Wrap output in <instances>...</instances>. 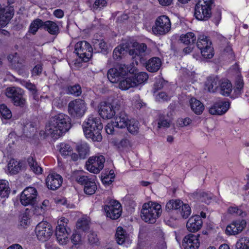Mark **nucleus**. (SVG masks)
Segmentation results:
<instances>
[{"mask_svg":"<svg viewBox=\"0 0 249 249\" xmlns=\"http://www.w3.org/2000/svg\"><path fill=\"white\" fill-rule=\"evenodd\" d=\"M71 127V119L69 116L59 113L51 117L45 126V132L57 138L68 131Z\"/></svg>","mask_w":249,"mask_h":249,"instance_id":"f257e3e1","label":"nucleus"},{"mask_svg":"<svg viewBox=\"0 0 249 249\" xmlns=\"http://www.w3.org/2000/svg\"><path fill=\"white\" fill-rule=\"evenodd\" d=\"M85 135L88 138L91 139L94 142H101L102 136L101 131L103 125L101 119L93 116H89L82 125Z\"/></svg>","mask_w":249,"mask_h":249,"instance_id":"f03ea898","label":"nucleus"},{"mask_svg":"<svg viewBox=\"0 0 249 249\" xmlns=\"http://www.w3.org/2000/svg\"><path fill=\"white\" fill-rule=\"evenodd\" d=\"M161 213V207L159 204L149 202L144 203L141 210V217L146 222L154 223Z\"/></svg>","mask_w":249,"mask_h":249,"instance_id":"7ed1b4c3","label":"nucleus"},{"mask_svg":"<svg viewBox=\"0 0 249 249\" xmlns=\"http://www.w3.org/2000/svg\"><path fill=\"white\" fill-rule=\"evenodd\" d=\"M213 0H199L196 5L195 16L199 20H207L211 16Z\"/></svg>","mask_w":249,"mask_h":249,"instance_id":"20e7f679","label":"nucleus"},{"mask_svg":"<svg viewBox=\"0 0 249 249\" xmlns=\"http://www.w3.org/2000/svg\"><path fill=\"white\" fill-rule=\"evenodd\" d=\"M5 94L13 104L17 107L23 108L26 106V100L24 97V91L18 87H9L5 90Z\"/></svg>","mask_w":249,"mask_h":249,"instance_id":"39448f33","label":"nucleus"},{"mask_svg":"<svg viewBox=\"0 0 249 249\" xmlns=\"http://www.w3.org/2000/svg\"><path fill=\"white\" fill-rule=\"evenodd\" d=\"M120 107V105L114 101L112 103L103 101L98 106L99 113L103 119H109L115 116Z\"/></svg>","mask_w":249,"mask_h":249,"instance_id":"423d86ee","label":"nucleus"},{"mask_svg":"<svg viewBox=\"0 0 249 249\" xmlns=\"http://www.w3.org/2000/svg\"><path fill=\"white\" fill-rule=\"evenodd\" d=\"M128 72H131L129 67L125 64H120L115 68L108 70L107 77L111 83H116L122 79Z\"/></svg>","mask_w":249,"mask_h":249,"instance_id":"0eeeda50","label":"nucleus"},{"mask_svg":"<svg viewBox=\"0 0 249 249\" xmlns=\"http://www.w3.org/2000/svg\"><path fill=\"white\" fill-rule=\"evenodd\" d=\"M171 22L169 18L165 15L159 17L152 27V31L155 35H164L171 29Z\"/></svg>","mask_w":249,"mask_h":249,"instance_id":"6e6552de","label":"nucleus"},{"mask_svg":"<svg viewBox=\"0 0 249 249\" xmlns=\"http://www.w3.org/2000/svg\"><path fill=\"white\" fill-rule=\"evenodd\" d=\"M86 110V104L82 99H75L68 104L69 113L72 117L81 118L85 114Z\"/></svg>","mask_w":249,"mask_h":249,"instance_id":"1a4fd4ad","label":"nucleus"},{"mask_svg":"<svg viewBox=\"0 0 249 249\" xmlns=\"http://www.w3.org/2000/svg\"><path fill=\"white\" fill-rule=\"evenodd\" d=\"M74 52L83 61L87 62L92 56V48L86 41H81L75 44Z\"/></svg>","mask_w":249,"mask_h":249,"instance_id":"9d476101","label":"nucleus"},{"mask_svg":"<svg viewBox=\"0 0 249 249\" xmlns=\"http://www.w3.org/2000/svg\"><path fill=\"white\" fill-rule=\"evenodd\" d=\"M35 230L38 239L42 242L48 240L53 234L52 228L46 221H42L38 224Z\"/></svg>","mask_w":249,"mask_h":249,"instance_id":"9b49d317","label":"nucleus"},{"mask_svg":"<svg viewBox=\"0 0 249 249\" xmlns=\"http://www.w3.org/2000/svg\"><path fill=\"white\" fill-rule=\"evenodd\" d=\"M105 159L104 156H93L90 157L86 162L87 169L91 173L98 174L103 168Z\"/></svg>","mask_w":249,"mask_h":249,"instance_id":"f8f14e48","label":"nucleus"},{"mask_svg":"<svg viewBox=\"0 0 249 249\" xmlns=\"http://www.w3.org/2000/svg\"><path fill=\"white\" fill-rule=\"evenodd\" d=\"M37 190L34 187H28L22 192L20 201L24 206L33 205L36 201Z\"/></svg>","mask_w":249,"mask_h":249,"instance_id":"ddd939ff","label":"nucleus"},{"mask_svg":"<svg viewBox=\"0 0 249 249\" xmlns=\"http://www.w3.org/2000/svg\"><path fill=\"white\" fill-rule=\"evenodd\" d=\"M105 211L107 216L111 219H117L121 216L122 213V207L121 204L115 200H110L105 206Z\"/></svg>","mask_w":249,"mask_h":249,"instance_id":"4468645a","label":"nucleus"},{"mask_svg":"<svg viewBox=\"0 0 249 249\" xmlns=\"http://www.w3.org/2000/svg\"><path fill=\"white\" fill-rule=\"evenodd\" d=\"M246 225V221L244 219L233 221L227 226L226 233L228 235H237L243 231Z\"/></svg>","mask_w":249,"mask_h":249,"instance_id":"2eb2a0df","label":"nucleus"},{"mask_svg":"<svg viewBox=\"0 0 249 249\" xmlns=\"http://www.w3.org/2000/svg\"><path fill=\"white\" fill-rule=\"evenodd\" d=\"M230 104L229 101H219L215 102L209 108V113L213 115L224 114L229 109Z\"/></svg>","mask_w":249,"mask_h":249,"instance_id":"dca6fc26","label":"nucleus"},{"mask_svg":"<svg viewBox=\"0 0 249 249\" xmlns=\"http://www.w3.org/2000/svg\"><path fill=\"white\" fill-rule=\"evenodd\" d=\"M200 235L189 234L186 235L182 241L184 249H197L199 246V237Z\"/></svg>","mask_w":249,"mask_h":249,"instance_id":"f3484780","label":"nucleus"},{"mask_svg":"<svg viewBox=\"0 0 249 249\" xmlns=\"http://www.w3.org/2000/svg\"><path fill=\"white\" fill-rule=\"evenodd\" d=\"M136 43V48L129 50V54L132 56V58L135 59L136 63L138 64V60L141 62L143 56L147 53V47L144 43Z\"/></svg>","mask_w":249,"mask_h":249,"instance_id":"a211bd4d","label":"nucleus"},{"mask_svg":"<svg viewBox=\"0 0 249 249\" xmlns=\"http://www.w3.org/2000/svg\"><path fill=\"white\" fill-rule=\"evenodd\" d=\"M62 182V177L55 173L49 174L46 179V183L48 188L53 190H55L59 188Z\"/></svg>","mask_w":249,"mask_h":249,"instance_id":"6ab92c4d","label":"nucleus"},{"mask_svg":"<svg viewBox=\"0 0 249 249\" xmlns=\"http://www.w3.org/2000/svg\"><path fill=\"white\" fill-rule=\"evenodd\" d=\"M202 220L199 215L191 217L186 224L187 230L190 232H196L200 230L202 226Z\"/></svg>","mask_w":249,"mask_h":249,"instance_id":"aec40b11","label":"nucleus"},{"mask_svg":"<svg viewBox=\"0 0 249 249\" xmlns=\"http://www.w3.org/2000/svg\"><path fill=\"white\" fill-rule=\"evenodd\" d=\"M244 83L243 78L240 75H237L235 79L233 91L231 98H235L239 97L243 92Z\"/></svg>","mask_w":249,"mask_h":249,"instance_id":"412c9836","label":"nucleus"},{"mask_svg":"<svg viewBox=\"0 0 249 249\" xmlns=\"http://www.w3.org/2000/svg\"><path fill=\"white\" fill-rule=\"evenodd\" d=\"M190 196L194 199L209 204L213 197L211 193L204 192L202 191H197L190 195Z\"/></svg>","mask_w":249,"mask_h":249,"instance_id":"4be33fe9","label":"nucleus"},{"mask_svg":"<svg viewBox=\"0 0 249 249\" xmlns=\"http://www.w3.org/2000/svg\"><path fill=\"white\" fill-rule=\"evenodd\" d=\"M43 29L53 36H57L60 33L58 25L54 21L47 20L43 23Z\"/></svg>","mask_w":249,"mask_h":249,"instance_id":"5701e85b","label":"nucleus"},{"mask_svg":"<svg viewBox=\"0 0 249 249\" xmlns=\"http://www.w3.org/2000/svg\"><path fill=\"white\" fill-rule=\"evenodd\" d=\"M128 118L124 111H120L117 114L114 122L116 127L123 128H125L129 122Z\"/></svg>","mask_w":249,"mask_h":249,"instance_id":"b1692460","label":"nucleus"},{"mask_svg":"<svg viewBox=\"0 0 249 249\" xmlns=\"http://www.w3.org/2000/svg\"><path fill=\"white\" fill-rule=\"evenodd\" d=\"M161 65L160 59L157 57L150 59L146 63V70L151 72L157 71Z\"/></svg>","mask_w":249,"mask_h":249,"instance_id":"393cba45","label":"nucleus"},{"mask_svg":"<svg viewBox=\"0 0 249 249\" xmlns=\"http://www.w3.org/2000/svg\"><path fill=\"white\" fill-rule=\"evenodd\" d=\"M23 165L22 161L11 159L8 164V170L11 174H17L21 170Z\"/></svg>","mask_w":249,"mask_h":249,"instance_id":"a878e982","label":"nucleus"},{"mask_svg":"<svg viewBox=\"0 0 249 249\" xmlns=\"http://www.w3.org/2000/svg\"><path fill=\"white\" fill-rule=\"evenodd\" d=\"M220 82L217 76H210L208 78L205 86L210 92H214L218 88Z\"/></svg>","mask_w":249,"mask_h":249,"instance_id":"bb28decb","label":"nucleus"},{"mask_svg":"<svg viewBox=\"0 0 249 249\" xmlns=\"http://www.w3.org/2000/svg\"><path fill=\"white\" fill-rule=\"evenodd\" d=\"M73 180L76 181L81 185H84L91 178H89L86 176L82 171H74L71 176Z\"/></svg>","mask_w":249,"mask_h":249,"instance_id":"cd10ccee","label":"nucleus"},{"mask_svg":"<svg viewBox=\"0 0 249 249\" xmlns=\"http://www.w3.org/2000/svg\"><path fill=\"white\" fill-rule=\"evenodd\" d=\"M220 93L225 96H229L232 91V85L228 80L220 82L219 85Z\"/></svg>","mask_w":249,"mask_h":249,"instance_id":"c85d7f7f","label":"nucleus"},{"mask_svg":"<svg viewBox=\"0 0 249 249\" xmlns=\"http://www.w3.org/2000/svg\"><path fill=\"white\" fill-rule=\"evenodd\" d=\"M69 220L65 218L62 217L58 221V226L56 228L55 234L59 231L60 234L70 233L71 229L67 227V223Z\"/></svg>","mask_w":249,"mask_h":249,"instance_id":"c756f323","label":"nucleus"},{"mask_svg":"<svg viewBox=\"0 0 249 249\" xmlns=\"http://www.w3.org/2000/svg\"><path fill=\"white\" fill-rule=\"evenodd\" d=\"M191 109L196 114H200L204 109L203 104L199 100L192 98L190 100Z\"/></svg>","mask_w":249,"mask_h":249,"instance_id":"7c9ffc66","label":"nucleus"},{"mask_svg":"<svg viewBox=\"0 0 249 249\" xmlns=\"http://www.w3.org/2000/svg\"><path fill=\"white\" fill-rule=\"evenodd\" d=\"M119 87L122 90H127L131 88L136 87V84L132 77H127L124 79V77L119 81Z\"/></svg>","mask_w":249,"mask_h":249,"instance_id":"2f4dec72","label":"nucleus"},{"mask_svg":"<svg viewBox=\"0 0 249 249\" xmlns=\"http://www.w3.org/2000/svg\"><path fill=\"white\" fill-rule=\"evenodd\" d=\"M90 221L88 218L81 217L76 222L77 231L86 232L89 229Z\"/></svg>","mask_w":249,"mask_h":249,"instance_id":"473e14b6","label":"nucleus"},{"mask_svg":"<svg viewBox=\"0 0 249 249\" xmlns=\"http://www.w3.org/2000/svg\"><path fill=\"white\" fill-rule=\"evenodd\" d=\"M115 236L116 242L119 245L124 243L128 238L126 231L121 227L117 228Z\"/></svg>","mask_w":249,"mask_h":249,"instance_id":"72a5a7b5","label":"nucleus"},{"mask_svg":"<svg viewBox=\"0 0 249 249\" xmlns=\"http://www.w3.org/2000/svg\"><path fill=\"white\" fill-rule=\"evenodd\" d=\"M14 13L11 11H3L0 12V26L6 25L12 18Z\"/></svg>","mask_w":249,"mask_h":249,"instance_id":"f704fd0d","label":"nucleus"},{"mask_svg":"<svg viewBox=\"0 0 249 249\" xmlns=\"http://www.w3.org/2000/svg\"><path fill=\"white\" fill-rule=\"evenodd\" d=\"M92 43L94 49L97 52L104 53H107V45L103 39H93Z\"/></svg>","mask_w":249,"mask_h":249,"instance_id":"c9c22d12","label":"nucleus"},{"mask_svg":"<svg viewBox=\"0 0 249 249\" xmlns=\"http://www.w3.org/2000/svg\"><path fill=\"white\" fill-rule=\"evenodd\" d=\"M210 45H212V42L207 36L204 35L199 36L197 39L196 45L197 48L200 50L201 53L203 50L207 48Z\"/></svg>","mask_w":249,"mask_h":249,"instance_id":"e433bc0d","label":"nucleus"},{"mask_svg":"<svg viewBox=\"0 0 249 249\" xmlns=\"http://www.w3.org/2000/svg\"><path fill=\"white\" fill-rule=\"evenodd\" d=\"M183 204V202L179 199L171 200L166 205V210L168 211L170 210L178 211Z\"/></svg>","mask_w":249,"mask_h":249,"instance_id":"4c0bfd02","label":"nucleus"},{"mask_svg":"<svg viewBox=\"0 0 249 249\" xmlns=\"http://www.w3.org/2000/svg\"><path fill=\"white\" fill-rule=\"evenodd\" d=\"M27 161L31 169L36 174H40L42 173V168L38 164L36 160L32 156L28 158Z\"/></svg>","mask_w":249,"mask_h":249,"instance_id":"58836bf2","label":"nucleus"},{"mask_svg":"<svg viewBox=\"0 0 249 249\" xmlns=\"http://www.w3.org/2000/svg\"><path fill=\"white\" fill-rule=\"evenodd\" d=\"M97 189V186L95 182L90 179L85 185L84 191L85 194L88 195H91L95 193Z\"/></svg>","mask_w":249,"mask_h":249,"instance_id":"ea45409f","label":"nucleus"},{"mask_svg":"<svg viewBox=\"0 0 249 249\" xmlns=\"http://www.w3.org/2000/svg\"><path fill=\"white\" fill-rule=\"evenodd\" d=\"M196 39V36L193 33L189 32L182 35L180 36V41L186 45L193 44Z\"/></svg>","mask_w":249,"mask_h":249,"instance_id":"a19ab883","label":"nucleus"},{"mask_svg":"<svg viewBox=\"0 0 249 249\" xmlns=\"http://www.w3.org/2000/svg\"><path fill=\"white\" fill-rule=\"evenodd\" d=\"M171 123L172 120L168 117L160 115L158 122V127L159 128L169 127Z\"/></svg>","mask_w":249,"mask_h":249,"instance_id":"79ce46f5","label":"nucleus"},{"mask_svg":"<svg viewBox=\"0 0 249 249\" xmlns=\"http://www.w3.org/2000/svg\"><path fill=\"white\" fill-rule=\"evenodd\" d=\"M126 127L129 133L133 135L137 134L139 129V122L134 119L130 120Z\"/></svg>","mask_w":249,"mask_h":249,"instance_id":"37998d69","label":"nucleus"},{"mask_svg":"<svg viewBox=\"0 0 249 249\" xmlns=\"http://www.w3.org/2000/svg\"><path fill=\"white\" fill-rule=\"evenodd\" d=\"M10 193L8 182L5 180H0V196L1 197H7Z\"/></svg>","mask_w":249,"mask_h":249,"instance_id":"c03bdc74","label":"nucleus"},{"mask_svg":"<svg viewBox=\"0 0 249 249\" xmlns=\"http://www.w3.org/2000/svg\"><path fill=\"white\" fill-rule=\"evenodd\" d=\"M132 78L134 79L136 87L146 81L148 76L146 72H141L136 74L134 76H132Z\"/></svg>","mask_w":249,"mask_h":249,"instance_id":"a18cd8bd","label":"nucleus"},{"mask_svg":"<svg viewBox=\"0 0 249 249\" xmlns=\"http://www.w3.org/2000/svg\"><path fill=\"white\" fill-rule=\"evenodd\" d=\"M67 93L76 97L79 96L82 93L81 87L79 84L69 86L67 88Z\"/></svg>","mask_w":249,"mask_h":249,"instance_id":"49530a36","label":"nucleus"},{"mask_svg":"<svg viewBox=\"0 0 249 249\" xmlns=\"http://www.w3.org/2000/svg\"><path fill=\"white\" fill-rule=\"evenodd\" d=\"M43 21L39 18L34 20L30 26V32L35 34L39 28L43 29Z\"/></svg>","mask_w":249,"mask_h":249,"instance_id":"de8ad7c7","label":"nucleus"},{"mask_svg":"<svg viewBox=\"0 0 249 249\" xmlns=\"http://www.w3.org/2000/svg\"><path fill=\"white\" fill-rule=\"evenodd\" d=\"M77 149L79 153V157L81 159H85L89 154V147L86 143H83L78 145Z\"/></svg>","mask_w":249,"mask_h":249,"instance_id":"09e8293b","label":"nucleus"},{"mask_svg":"<svg viewBox=\"0 0 249 249\" xmlns=\"http://www.w3.org/2000/svg\"><path fill=\"white\" fill-rule=\"evenodd\" d=\"M22 85L30 91L33 96L34 99H36V97L38 95L36 86L34 84L27 81H23Z\"/></svg>","mask_w":249,"mask_h":249,"instance_id":"8fccbe9b","label":"nucleus"},{"mask_svg":"<svg viewBox=\"0 0 249 249\" xmlns=\"http://www.w3.org/2000/svg\"><path fill=\"white\" fill-rule=\"evenodd\" d=\"M0 116L1 118L8 120L11 118L12 113L10 110L4 104L0 105Z\"/></svg>","mask_w":249,"mask_h":249,"instance_id":"3c124183","label":"nucleus"},{"mask_svg":"<svg viewBox=\"0 0 249 249\" xmlns=\"http://www.w3.org/2000/svg\"><path fill=\"white\" fill-rule=\"evenodd\" d=\"M236 249H249V239L247 237L240 238L236 244Z\"/></svg>","mask_w":249,"mask_h":249,"instance_id":"603ef678","label":"nucleus"},{"mask_svg":"<svg viewBox=\"0 0 249 249\" xmlns=\"http://www.w3.org/2000/svg\"><path fill=\"white\" fill-rule=\"evenodd\" d=\"M181 216L184 218H187L191 213V208L188 204L183 203L181 208L178 211Z\"/></svg>","mask_w":249,"mask_h":249,"instance_id":"864d4df0","label":"nucleus"},{"mask_svg":"<svg viewBox=\"0 0 249 249\" xmlns=\"http://www.w3.org/2000/svg\"><path fill=\"white\" fill-rule=\"evenodd\" d=\"M159 234L160 236L159 239L154 247V249H166V245L164 239V233L159 230Z\"/></svg>","mask_w":249,"mask_h":249,"instance_id":"5fc2aeb1","label":"nucleus"},{"mask_svg":"<svg viewBox=\"0 0 249 249\" xmlns=\"http://www.w3.org/2000/svg\"><path fill=\"white\" fill-rule=\"evenodd\" d=\"M202 55L204 58L210 59L212 58L214 55L213 48L212 45H210L203 50L201 53Z\"/></svg>","mask_w":249,"mask_h":249,"instance_id":"6e6d98bb","label":"nucleus"},{"mask_svg":"<svg viewBox=\"0 0 249 249\" xmlns=\"http://www.w3.org/2000/svg\"><path fill=\"white\" fill-rule=\"evenodd\" d=\"M59 151L63 156H68L72 152V148L68 144L62 143L60 145Z\"/></svg>","mask_w":249,"mask_h":249,"instance_id":"4d7b16f0","label":"nucleus"},{"mask_svg":"<svg viewBox=\"0 0 249 249\" xmlns=\"http://www.w3.org/2000/svg\"><path fill=\"white\" fill-rule=\"evenodd\" d=\"M228 212L235 216H240L244 217L246 216L247 213L243 211L242 210L239 209L236 207H231L228 209Z\"/></svg>","mask_w":249,"mask_h":249,"instance_id":"13d9d810","label":"nucleus"},{"mask_svg":"<svg viewBox=\"0 0 249 249\" xmlns=\"http://www.w3.org/2000/svg\"><path fill=\"white\" fill-rule=\"evenodd\" d=\"M70 233L60 234L59 231L55 234L57 240L61 245H65L69 241L68 236Z\"/></svg>","mask_w":249,"mask_h":249,"instance_id":"bf43d9fd","label":"nucleus"},{"mask_svg":"<svg viewBox=\"0 0 249 249\" xmlns=\"http://www.w3.org/2000/svg\"><path fill=\"white\" fill-rule=\"evenodd\" d=\"M79 231H75L71 237V242L74 245H78L82 244V238Z\"/></svg>","mask_w":249,"mask_h":249,"instance_id":"052dcab7","label":"nucleus"},{"mask_svg":"<svg viewBox=\"0 0 249 249\" xmlns=\"http://www.w3.org/2000/svg\"><path fill=\"white\" fill-rule=\"evenodd\" d=\"M30 223V218L28 214L25 213L22 214L20 217V224L21 226L25 228Z\"/></svg>","mask_w":249,"mask_h":249,"instance_id":"680f3d73","label":"nucleus"},{"mask_svg":"<svg viewBox=\"0 0 249 249\" xmlns=\"http://www.w3.org/2000/svg\"><path fill=\"white\" fill-rule=\"evenodd\" d=\"M88 239L89 243L91 244H97L99 242V239L97 234L92 231H90L88 235Z\"/></svg>","mask_w":249,"mask_h":249,"instance_id":"e2e57ef3","label":"nucleus"},{"mask_svg":"<svg viewBox=\"0 0 249 249\" xmlns=\"http://www.w3.org/2000/svg\"><path fill=\"white\" fill-rule=\"evenodd\" d=\"M124 51V49L122 46H118L115 48L113 52V57L114 59L118 60L121 59V54Z\"/></svg>","mask_w":249,"mask_h":249,"instance_id":"0e129e2a","label":"nucleus"},{"mask_svg":"<svg viewBox=\"0 0 249 249\" xmlns=\"http://www.w3.org/2000/svg\"><path fill=\"white\" fill-rule=\"evenodd\" d=\"M107 1L105 0H96L93 4L92 9L95 11L106 6Z\"/></svg>","mask_w":249,"mask_h":249,"instance_id":"69168bd1","label":"nucleus"},{"mask_svg":"<svg viewBox=\"0 0 249 249\" xmlns=\"http://www.w3.org/2000/svg\"><path fill=\"white\" fill-rule=\"evenodd\" d=\"M35 125L34 123L30 122L26 124L23 128L24 132L26 133V135H28V132L30 134L33 133L35 130Z\"/></svg>","mask_w":249,"mask_h":249,"instance_id":"338daca9","label":"nucleus"},{"mask_svg":"<svg viewBox=\"0 0 249 249\" xmlns=\"http://www.w3.org/2000/svg\"><path fill=\"white\" fill-rule=\"evenodd\" d=\"M191 122L192 120L189 118L179 119L177 121V124L180 127H184L188 125Z\"/></svg>","mask_w":249,"mask_h":249,"instance_id":"774afa93","label":"nucleus"}]
</instances>
